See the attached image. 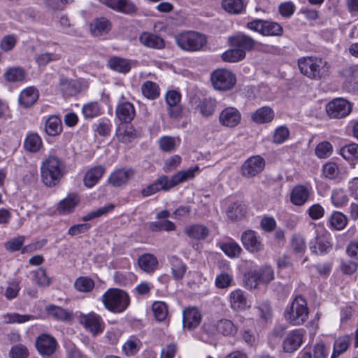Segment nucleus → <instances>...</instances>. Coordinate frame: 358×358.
<instances>
[{"label":"nucleus","mask_w":358,"mask_h":358,"mask_svg":"<svg viewBox=\"0 0 358 358\" xmlns=\"http://www.w3.org/2000/svg\"><path fill=\"white\" fill-rule=\"evenodd\" d=\"M199 167L195 166L187 170L180 171L174 174L171 179L163 176L157 180L141 190V195L144 197L151 196L160 190H168L185 181L193 179L195 173L199 171Z\"/></svg>","instance_id":"obj_1"},{"label":"nucleus","mask_w":358,"mask_h":358,"mask_svg":"<svg viewBox=\"0 0 358 358\" xmlns=\"http://www.w3.org/2000/svg\"><path fill=\"white\" fill-rule=\"evenodd\" d=\"M65 164L59 158L50 156L41 166V176L43 184L49 187L58 185L65 174Z\"/></svg>","instance_id":"obj_2"},{"label":"nucleus","mask_w":358,"mask_h":358,"mask_svg":"<svg viewBox=\"0 0 358 358\" xmlns=\"http://www.w3.org/2000/svg\"><path fill=\"white\" fill-rule=\"evenodd\" d=\"M287 322L292 325L303 324L308 317V308L306 299L301 296H296L284 313Z\"/></svg>","instance_id":"obj_3"},{"label":"nucleus","mask_w":358,"mask_h":358,"mask_svg":"<svg viewBox=\"0 0 358 358\" xmlns=\"http://www.w3.org/2000/svg\"><path fill=\"white\" fill-rule=\"evenodd\" d=\"M102 301L110 311L120 313L124 311L130 303L128 294L118 289H110L104 293Z\"/></svg>","instance_id":"obj_4"},{"label":"nucleus","mask_w":358,"mask_h":358,"mask_svg":"<svg viewBox=\"0 0 358 358\" xmlns=\"http://www.w3.org/2000/svg\"><path fill=\"white\" fill-rule=\"evenodd\" d=\"M299 68L302 74L311 79L325 77L328 73L326 62L316 57H303L299 59Z\"/></svg>","instance_id":"obj_5"},{"label":"nucleus","mask_w":358,"mask_h":358,"mask_svg":"<svg viewBox=\"0 0 358 358\" xmlns=\"http://www.w3.org/2000/svg\"><path fill=\"white\" fill-rule=\"evenodd\" d=\"M176 41L178 45L186 51H197L206 43L205 35L196 31H185L176 35Z\"/></svg>","instance_id":"obj_6"},{"label":"nucleus","mask_w":358,"mask_h":358,"mask_svg":"<svg viewBox=\"0 0 358 358\" xmlns=\"http://www.w3.org/2000/svg\"><path fill=\"white\" fill-rule=\"evenodd\" d=\"M210 80L214 89L218 91H228L236 85V75L229 70L217 69L211 73Z\"/></svg>","instance_id":"obj_7"},{"label":"nucleus","mask_w":358,"mask_h":358,"mask_svg":"<svg viewBox=\"0 0 358 358\" xmlns=\"http://www.w3.org/2000/svg\"><path fill=\"white\" fill-rule=\"evenodd\" d=\"M247 27L266 36H280L283 34V28L280 24L260 19L248 22Z\"/></svg>","instance_id":"obj_8"},{"label":"nucleus","mask_w":358,"mask_h":358,"mask_svg":"<svg viewBox=\"0 0 358 358\" xmlns=\"http://www.w3.org/2000/svg\"><path fill=\"white\" fill-rule=\"evenodd\" d=\"M327 113L331 118H343L352 110L351 104L344 99H336L327 105Z\"/></svg>","instance_id":"obj_9"},{"label":"nucleus","mask_w":358,"mask_h":358,"mask_svg":"<svg viewBox=\"0 0 358 358\" xmlns=\"http://www.w3.org/2000/svg\"><path fill=\"white\" fill-rule=\"evenodd\" d=\"M265 166V160L259 155L250 157L241 166V174L246 178H252L261 173Z\"/></svg>","instance_id":"obj_10"},{"label":"nucleus","mask_w":358,"mask_h":358,"mask_svg":"<svg viewBox=\"0 0 358 358\" xmlns=\"http://www.w3.org/2000/svg\"><path fill=\"white\" fill-rule=\"evenodd\" d=\"M241 121V114L235 107H227L220 113L219 122L221 125L234 128L238 126Z\"/></svg>","instance_id":"obj_11"},{"label":"nucleus","mask_w":358,"mask_h":358,"mask_svg":"<svg viewBox=\"0 0 358 358\" xmlns=\"http://www.w3.org/2000/svg\"><path fill=\"white\" fill-rule=\"evenodd\" d=\"M241 242L244 248L250 252L255 253L264 249V244L260 236L252 230H247L241 235Z\"/></svg>","instance_id":"obj_12"},{"label":"nucleus","mask_w":358,"mask_h":358,"mask_svg":"<svg viewBox=\"0 0 358 358\" xmlns=\"http://www.w3.org/2000/svg\"><path fill=\"white\" fill-rule=\"evenodd\" d=\"M57 343L56 339L49 334H41L36 341L38 352L43 356H50L56 350Z\"/></svg>","instance_id":"obj_13"},{"label":"nucleus","mask_w":358,"mask_h":358,"mask_svg":"<svg viewBox=\"0 0 358 358\" xmlns=\"http://www.w3.org/2000/svg\"><path fill=\"white\" fill-rule=\"evenodd\" d=\"M303 329H294L289 332L282 343L284 351L292 353L297 350L303 343Z\"/></svg>","instance_id":"obj_14"},{"label":"nucleus","mask_w":358,"mask_h":358,"mask_svg":"<svg viewBox=\"0 0 358 358\" xmlns=\"http://www.w3.org/2000/svg\"><path fill=\"white\" fill-rule=\"evenodd\" d=\"M274 278L273 270L269 266H263L259 269L254 270L250 273L248 280L255 282V288L259 283L267 284Z\"/></svg>","instance_id":"obj_15"},{"label":"nucleus","mask_w":358,"mask_h":358,"mask_svg":"<svg viewBox=\"0 0 358 358\" xmlns=\"http://www.w3.org/2000/svg\"><path fill=\"white\" fill-rule=\"evenodd\" d=\"M135 171L131 168H122L113 171L108 178V182L113 187H120L127 184L134 178Z\"/></svg>","instance_id":"obj_16"},{"label":"nucleus","mask_w":358,"mask_h":358,"mask_svg":"<svg viewBox=\"0 0 358 358\" xmlns=\"http://www.w3.org/2000/svg\"><path fill=\"white\" fill-rule=\"evenodd\" d=\"M79 322L94 335L103 331L101 319L94 313L81 314Z\"/></svg>","instance_id":"obj_17"},{"label":"nucleus","mask_w":358,"mask_h":358,"mask_svg":"<svg viewBox=\"0 0 358 358\" xmlns=\"http://www.w3.org/2000/svg\"><path fill=\"white\" fill-rule=\"evenodd\" d=\"M310 189L305 185H298L290 192V201L296 206H303L309 199Z\"/></svg>","instance_id":"obj_18"},{"label":"nucleus","mask_w":358,"mask_h":358,"mask_svg":"<svg viewBox=\"0 0 358 358\" xmlns=\"http://www.w3.org/2000/svg\"><path fill=\"white\" fill-rule=\"evenodd\" d=\"M229 41L231 47L237 48L245 53L246 51L251 50L256 44V41L252 37L244 34H238L234 36L230 37Z\"/></svg>","instance_id":"obj_19"},{"label":"nucleus","mask_w":358,"mask_h":358,"mask_svg":"<svg viewBox=\"0 0 358 358\" xmlns=\"http://www.w3.org/2000/svg\"><path fill=\"white\" fill-rule=\"evenodd\" d=\"M117 118L122 123L131 122L136 115L134 105L129 101L119 103L115 110Z\"/></svg>","instance_id":"obj_20"},{"label":"nucleus","mask_w":358,"mask_h":358,"mask_svg":"<svg viewBox=\"0 0 358 358\" xmlns=\"http://www.w3.org/2000/svg\"><path fill=\"white\" fill-rule=\"evenodd\" d=\"M140 43L147 48L153 49H163L165 47V42L158 35L148 31L141 33L138 37Z\"/></svg>","instance_id":"obj_21"},{"label":"nucleus","mask_w":358,"mask_h":358,"mask_svg":"<svg viewBox=\"0 0 358 358\" xmlns=\"http://www.w3.org/2000/svg\"><path fill=\"white\" fill-rule=\"evenodd\" d=\"M182 323L185 329L192 330L201 322V315L195 308H187L183 310Z\"/></svg>","instance_id":"obj_22"},{"label":"nucleus","mask_w":358,"mask_h":358,"mask_svg":"<svg viewBox=\"0 0 358 358\" xmlns=\"http://www.w3.org/2000/svg\"><path fill=\"white\" fill-rule=\"evenodd\" d=\"M105 172L106 169L102 165H98L92 167L85 173L84 176V185L88 188L94 187L102 178Z\"/></svg>","instance_id":"obj_23"},{"label":"nucleus","mask_w":358,"mask_h":358,"mask_svg":"<svg viewBox=\"0 0 358 358\" xmlns=\"http://www.w3.org/2000/svg\"><path fill=\"white\" fill-rule=\"evenodd\" d=\"M166 101L169 106V113L173 118H177L181 113V107L179 105L180 94L175 90L169 91L166 96Z\"/></svg>","instance_id":"obj_24"},{"label":"nucleus","mask_w":358,"mask_h":358,"mask_svg":"<svg viewBox=\"0 0 358 358\" xmlns=\"http://www.w3.org/2000/svg\"><path fill=\"white\" fill-rule=\"evenodd\" d=\"M60 90L64 95L72 96L80 92L81 85L77 80L62 78L60 79Z\"/></svg>","instance_id":"obj_25"},{"label":"nucleus","mask_w":358,"mask_h":358,"mask_svg":"<svg viewBox=\"0 0 358 358\" xmlns=\"http://www.w3.org/2000/svg\"><path fill=\"white\" fill-rule=\"evenodd\" d=\"M38 99V91L34 87H29L21 92L19 103L24 108L32 106Z\"/></svg>","instance_id":"obj_26"},{"label":"nucleus","mask_w":358,"mask_h":358,"mask_svg":"<svg viewBox=\"0 0 358 358\" xmlns=\"http://www.w3.org/2000/svg\"><path fill=\"white\" fill-rule=\"evenodd\" d=\"M229 301L231 308L235 310H242L247 307V298L241 289H236L231 292L229 295Z\"/></svg>","instance_id":"obj_27"},{"label":"nucleus","mask_w":358,"mask_h":358,"mask_svg":"<svg viewBox=\"0 0 358 358\" xmlns=\"http://www.w3.org/2000/svg\"><path fill=\"white\" fill-rule=\"evenodd\" d=\"M107 6L126 14H131L136 11V6L129 0H106Z\"/></svg>","instance_id":"obj_28"},{"label":"nucleus","mask_w":358,"mask_h":358,"mask_svg":"<svg viewBox=\"0 0 358 358\" xmlns=\"http://www.w3.org/2000/svg\"><path fill=\"white\" fill-rule=\"evenodd\" d=\"M80 201L79 196L76 193L69 194L62 200L58 205V210L63 214H67L74 210Z\"/></svg>","instance_id":"obj_29"},{"label":"nucleus","mask_w":358,"mask_h":358,"mask_svg":"<svg viewBox=\"0 0 358 358\" xmlns=\"http://www.w3.org/2000/svg\"><path fill=\"white\" fill-rule=\"evenodd\" d=\"M90 31L95 36L108 33L110 29V23L104 17L96 18L90 24Z\"/></svg>","instance_id":"obj_30"},{"label":"nucleus","mask_w":358,"mask_h":358,"mask_svg":"<svg viewBox=\"0 0 358 358\" xmlns=\"http://www.w3.org/2000/svg\"><path fill=\"white\" fill-rule=\"evenodd\" d=\"M251 118L258 124L268 123L273 120L274 112L270 107H262L252 114Z\"/></svg>","instance_id":"obj_31"},{"label":"nucleus","mask_w":358,"mask_h":358,"mask_svg":"<svg viewBox=\"0 0 358 358\" xmlns=\"http://www.w3.org/2000/svg\"><path fill=\"white\" fill-rule=\"evenodd\" d=\"M116 135L118 141L125 144L131 143L137 136L134 128L129 125L119 126Z\"/></svg>","instance_id":"obj_32"},{"label":"nucleus","mask_w":358,"mask_h":358,"mask_svg":"<svg viewBox=\"0 0 358 358\" xmlns=\"http://www.w3.org/2000/svg\"><path fill=\"white\" fill-rule=\"evenodd\" d=\"M45 131L50 136H56L62 131L61 120L56 115L49 117L45 123Z\"/></svg>","instance_id":"obj_33"},{"label":"nucleus","mask_w":358,"mask_h":358,"mask_svg":"<svg viewBox=\"0 0 358 358\" xmlns=\"http://www.w3.org/2000/svg\"><path fill=\"white\" fill-rule=\"evenodd\" d=\"M350 343L351 338L348 335H344L336 338L334 343L331 358L338 357L348 349Z\"/></svg>","instance_id":"obj_34"},{"label":"nucleus","mask_w":358,"mask_h":358,"mask_svg":"<svg viewBox=\"0 0 358 358\" xmlns=\"http://www.w3.org/2000/svg\"><path fill=\"white\" fill-rule=\"evenodd\" d=\"M138 264L143 271L151 273L156 269L158 261L154 255L145 254L139 257Z\"/></svg>","instance_id":"obj_35"},{"label":"nucleus","mask_w":358,"mask_h":358,"mask_svg":"<svg viewBox=\"0 0 358 358\" xmlns=\"http://www.w3.org/2000/svg\"><path fill=\"white\" fill-rule=\"evenodd\" d=\"M185 233L190 238L201 240L205 239L209 234V229L201 224H193L185 229Z\"/></svg>","instance_id":"obj_36"},{"label":"nucleus","mask_w":358,"mask_h":358,"mask_svg":"<svg viewBox=\"0 0 358 358\" xmlns=\"http://www.w3.org/2000/svg\"><path fill=\"white\" fill-rule=\"evenodd\" d=\"M315 232L317 234L315 245L313 247H310V250L315 253H326L331 246L326 237V232L322 235L319 234L318 230H316Z\"/></svg>","instance_id":"obj_37"},{"label":"nucleus","mask_w":358,"mask_h":358,"mask_svg":"<svg viewBox=\"0 0 358 358\" xmlns=\"http://www.w3.org/2000/svg\"><path fill=\"white\" fill-rule=\"evenodd\" d=\"M246 213V207L245 204L241 202H234L231 203L227 210L228 217L232 221H236L243 218Z\"/></svg>","instance_id":"obj_38"},{"label":"nucleus","mask_w":358,"mask_h":358,"mask_svg":"<svg viewBox=\"0 0 358 358\" xmlns=\"http://www.w3.org/2000/svg\"><path fill=\"white\" fill-rule=\"evenodd\" d=\"M216 329L217 332L225 336H234L237 332V327L234 323L227 319H222L217 322Z\"/></svg>","instance_id":"obj_39"},{"label":"nucleus","mask_w":358,"mask_h":358,"mask_svg":"<svg viewBox=\"0 0 358 358\" xmlns=\"http://www.w3.org/2000/svg\"><path fill=\"white\" fill-rule=\"evenodd\" d=\"M3 77L10 83L22 82L25 79L26 72L21 67H12L6 71Z\"/></svg>","instance_id":"obj_40"},{"label":"nucleus","mask_w":358,"mask_h":358,"mask_svg":"<svg viewBox=\"0 0 358 358\" xmlns=\"http://www.w3.org/2000/svg\"><path fill=\"white\" fill-rule=\"evenodd\" d=\"M108 66L111 69L122 73H127L131 69V65L128 60L117 57L110 58L108 61Z\"/></svg>","instance_id":"obj_41"},{"label":"nucleus","mask_w":358,"mask_h":358,"mask_svg":"<svg viewBox=\"0 0 358 358\" xmlns=\"http://www.w3.org/2000/svg\"><path fill=\"white\" fill-rule=\"evenodd\" d=\"M170 262L173 278L176 280L182 279L187 271V266L176 257H172Z\"/></svg>","instance_id":"obj_42"},{"label":"nucleus","mask_w":358,"mask_h":358,"mask_svg":"<svg viewBox=\"0 0 358 358\" xmlns=\"http://www.w3.org/2000/svg\"><path fill=\"white\" fill-rule=\"evenodd\" d=\"M24 146L27 150L36 152L42 146V140L37 134H30L26 137Z\"/></svg>","instance_id":"obj_43"},{"label":"nucleus","mask_w":358,"mask_h":358,"mask_svg":"<svg viewBox=\"0 0 358 358\" xmlns=\"http://www.w3.org/2000/svg\"><path fill=\"white\" fill-rule=\"evenodd\" d=\"M329 223L331 228L342 230L348 224V218L343 213L334 211L329 217Z\"/></svg>","instance_id":"obj_44"},{"label":"nucleus","mask_w":358,"mask_h":358,"mask_svg":"<svg viewBox=\"0 0 358 358\" xmlns=\"http://www.w3.org/2000/svg\"><path fill=\"white\" fill-rule=\"evenodd\" d=\"M216 108V101L213 99H204L198 105V109L203 117L212 115Z\"/></svg>","instance_id":"obj_45"},{"label":"nucleus","mask_w":358,"mask_h":358,"mask_svg":"<svg viewBox=\"0 0 358 358\" xmlns=\"http://www.w3.org/2000/svg\"><path fill=\"white\" fill-rule=\"evenodd\" d=\"M143 94L150 99H155L159 95V88L157 83L152 81H146L141 86Z\"/></svg>","instance_id":"obj_46"},{"label":"nucleus","mask_w":358,"mask_h":358,"mask_svg":"<svg viewBox=\"0 0 358 358\" xmlns=\"http://www.w3.org/2000/svg\"><path fill=\"white\" fill-rule=\"evenodd\" d=\"M222 8L229 13L239 14L244 9V4L242 0H223Z\"/></svg>","instance_id":"obj_47"},{"label":"nucleus","mask_w":358,"mask_h":358,"mask_svg":"<svg viewBox=\"0 0 358 358\" xmlns=\"http://www.w3.org/2000/svg\"><path fill=\"white\" fill-rule=\"evenodd\" d=\"M290 247L294 253L303 255L306 250L305 238L299 234L293 235L291 240Z\"/></svg>","instance_id":"obj_48"},{"label":"nucleus","mask_w":358,"mask_h":358,"mask_svg":"<svg viewBox=\"0 0 358 358\" xmlns=\"http://www.w3.org/2000/svg\"><path fill=\"white\" fill-rule=\"evenodd\" d=\"M33 278L38 286L46 287L50 285L51 278L46 274L45 268L40 267L33 272Z\"/></svg>","instance_id":"obj_49"},{"label":"nucleus","mask_w":358,"mask_h":358,"mask_svg":"<svg viewBox=\"0 0 358 358\" xmlns=\"http://www.w3.org/2000/svg\"><path fill=\"white\" fill-rule=\"evenodd\" d=\"M245 57V53L243 50H239L237 48H233L224 52L222 58L224 62H237Z\"/></svg>","instance_id":"obj_50"},{"label":"nucleus","mask_w":358,"mask_h":358,"mask_svg":"<svg viewBox=\"0 0 358 358\" xmlns=\"http://www.w3.org/2000/svg\"><path fill=\"white\" fill-rule=\"evenodd\" d=\"M74 287L78 292H90L94 287V281L88 277H79L74 282Z\"/></svg>","instance_id":"obj_51"},{"label":"nucleus","mask_w":358,"mask_h":358,"mask_svg":"<svg viewBox=\"0 0 358 358\" xmlns=\"http://www.w3.org/2000/svg\"><path fill=\"white\" fill-rule=\"evenodd\" d=\"M331 199L333 205L339 208L347 204L348 196L343 189H336L331 192Z\"/></svg>","instance_id":"obj_52"},{"label":"nucleus","mask_w":358,"mask_h":358,"mask_svg":"<svg viewBox=\"0 0 358 358\" xmlns=\"http://www.w3.org/2000/svg\"><path fill=\"white\" fill-rule=\"evenodd\" d=\"M152 311L155 319L159 322L164 321L168 315L166 304L163 301H155L152 304Z\"/></svg>","instance_id":"obj_53"},{"label":"nucleus","mask_w":358,"mask_h":358,"mask_svg":"<svg viewBox=\"0 0 358 358\" xmlns=\"http://www.w3.org/2000/svg\"><path fill=\"white\" fill-rule=\"evenodd\" d=\"M341 155L346 160L358 159V144L350 143L341 148Z\"/></svg>","instance_id":"obj_54"},{"label":"nucleus","mask_w":358,"mask_h":358,"mask_svg":"<svg viewBox=\"0 0 358 358\" xmlns=\"http://www.w3.org/2000/svg\"><path fill=\"white\" fill-rule=\"evenodd\" d=\"M222 250L230 257H238L242 251L241 248L235 241H231L221 245Z\"/></svg>","instance_id":"obj_55"},{"label":"nucleus","mask_w":358,"mask_h":358,"mask_svg":"<svg viewBox=\"0 0 358 358\" xmlns=\"http://www.w3.org/2000/svg\"><path fill=\"white\" fill-rule=\"evenodd\" d=\"M82 112L85 118H93L101 113V108L97 102H90L83 106Z\"/></svg>","instance_id":"obj_56"},{"label":"nucleus","mask_w":358,"mask_h":358,"mask_svg":"<svg viewBox=\"0 0 358 358\" xmlns=\"http://www.w3.org/2000/svg\"><path fill=\"white\" fill-rule=\"evenodd\" d=\"M332 151V145L327 141L318 143L315 150V155L320 159L329 157L331 155Z\"/></svg>","instance_id":"obj_57"},{"label":"nucleus","mask_w":358,"mask_h":358,"mask_svg":"<svg viewBox=\"0 0 358 358\" xmlns=\"http://www.w3.org/2000/svg\"><path fill=\"white\" fill-rule=\"evenodd\" d=\"M5 318V323L11 324V323H24L26 322L34 317L30 315H20L17 313H8L3 315Z\"/></svg>","instance_id":"obj_58"},{"label":"nucleus","mask_w":358,"mask_h":358,"mask_svg":"<svg viewBox=\"0 0 358 358\" xmlns=\"http://www.w3.org/2000/svg\"><path fill=\"white\" fill-rule=\"evenodd\" d=\"M232 282V275L225 272L217 275L215 278V285L220 289L228 288L231 286Z\"/></svg>","instance_id":"obj_59"},{"label":"nucleus","mask_w":358,"mask_h":358,"mask_svg":"<svg viewBox=\"0 0 358 358\" xmlns=\"http://www.w3.org/2000/svg\"><path fill=\"white\" fill-rule=\"evenodd\" d=\"M25 238L23 236L15 237L5 243V248L8 252H16L21 249Z\"/></svg>","instance_id":"obj_60"},{"label":"nucleus","mask_w":358,"mask_h":358,"mask_svg":"<svg viewBox=\"0 0 358 358\" xmlns=\"http://www.w3.org/2000/svg\"><path fill=\"white\" fill-rule=\"evenodd\" d=\"M29 350L27 348L22 344L13 346L9 352L10 358H27Z\"/></svg>","instance_id":"obj_61"},{"label":"nucleus","mask_w":358,"mask_h":358,"mask_svg":"<svg viewBox=\"0 0 358 358\" xmlns=\"http://www.w3.org/2000/svg\"><path fill=\"white\" fill-rule=\"evenodd\" d=\"M323 174L326 178L329 179H335L339 174V169L338 165L334 162H327L323 166Z\"/></svg>","instance_id":"obj_62"},{"label":"nucleus","mask_w":358,"mask_h":358,"mask_svg":"<svg viewBox=\"0 0 358 358\" xmlns=\"http://www.w3.org/2000/svg\"><path fill=\"white\" fill-rule=\"evenodd\" d=\"M60 59V55L55 53L44 52L39 54L36 57V61L39 66H45L52 61Z\"/></svg>","instance_id":"obj_63"},{"label":"nucleus","mask_w":358,"mask_h":358,"mask_svg":"<svg viewBox=\"0 0 358 358\" xmlns=\"http://www.w3.org/2000/svg\"><path fill=\"white\" fill-rule=\"evenodd\" d=\"M289 136V131L288 128L281 126L275 129L273 141L277 144L282 143L288 138Z\"/></svg>","instance_id":"obj_64"}]
</instances>
